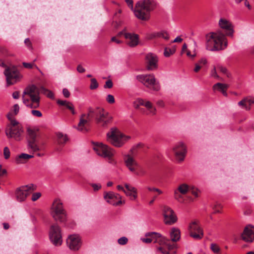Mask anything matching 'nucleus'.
Listing matches in <instances>:
<instances>
[{
	"label": "nucleus",
	"instance_id": "obj_42",
	"mask_svg": "<svg viewBox=\"0 0 254 254\" xmlns=\"http://www.w3.org/2000/svg\"><path fill=\"white\" fill-rule=\"evenodd\" d=\"M3 155L5 159H8L10 155V152L9 148L7 147H5L3 149Z\"/></svg>",
	"mask_w": 254,
	"mask_h": 254
},
{
	"label": "nucleus",
	"instance_id": "obj_29",
	"mask_svg": "<svg viewBox=\"0 0 254 254\" xmlns=\"http://www.w3.org/2000/svg\"><path fill=\"white\" fill-rule=\"evenodd\" d=\"M57 103L61 106H64L66 109H68L72 115L76 114L73 104L66 100H58Z\"/></svg>",
	"mask_w": 254,
	"mask_h": 254
},
{
	"label": "nucleus",
	"instance_id": "obj_52",
	"mask_svg": "<svg viewBox=\"0 0 254 254\" xmlns=\"http://www.w3.org/2000/svg\"><path fill=\"white\" fill-rule=\"evenodd\" d=\"M19 106L18 104H15L13 106V114L14 115H16L18 112H19Z\"/></svg>",
	"mask_w": 254,
	"mask_h": 254
},
{
	"label": "nucleus",
	"instance_id": "obj_20",
	"mask_svg": "<svg viewBox=\"0 0 254 254\" xmlns=\"http://www.w3.org/2000/svg\"><path fill=\"white\" fill-rule=\"evenodd\" d=\"M170 237L171 240L168 239L170 242L171 243V244L174 245L175 247L172 249L171 250H168L166 248V250L168 252L172 254H175L176 251H174L176 248V245L174 243L180 240L181 237V232L180 230L175 227H173L171 229L170 231Z\"/></svg>",
	"mask_w": 254,
	"mask_h": 254
},
{
	"label": "nucleus",
	"instance_id": "obj_33",
	"mask_svg": "<svg viewBox=\"0 0 254 254\" xmlns=\"http://www.w3.org/2000/svg\"><path fill=\"white\" fill-rule=\"evenodd\" d=\"M207 63V60L205 58H201L197 62L194 64V67L193 71L194 72H198L203 66H205Z\"/></svg>",
	"mask_w": 254,
	"mask_h": 254
},
{
	"label": "nucleus",
	"instance_id": "obj_37",
	"mask_svg": "<svg viewBox=\"0 0 254 254\" xmlns=\"http://www.w3.org/2000/svg\"><path fill=\"white\" fill-rule=\"evenodd\" d=\"M175 52V49H171L168 48H165L164 50V55L166 57H170Z\"/></svg>",
	"mask_w": 254,
	"mask_h": 254
},
{
	"label": "nucleus",
	"instance_id": "obj_19",
	"mask_svg": "<svg viewBox=\"0 0 254 254\" xmlns=\"http://www.w3.org/2000/svg\"><path fill=\"white\" fill-rule=\"evenodd\" d=\"M164 221L166 224L172 225L177 221V217L173 210L168 206L163 207Z\"/></svg>",
	"mask_w": 254,
	"mask_h": 254
},
{
	"label": "nucleus",
	"instance_id": "obj_11",
	"mask_svg": "<svg viewBox=\"0 0 254 254\" xmlns=\"http://www.w3.org/2000/svg\"><path fill=\"white\" fill-rule=\"evenodd\" d=\"M22 126L17 121H12L6 126L5 132L8 138H13L16 140H20L23 132Z\"/></svg>",
	"mask_w": 254,
	"mask_h": 254
},
{
	"label": "nucleus",
	"instance_id": "obj_50",
	"mask_svg": "<svg viewBox=\"0 0 254 254\" xmlns=\"http://www.w3.org/2000/svg\"><path fill=\"white\" fill-rule=\"evenodd\" d=\"M7 53V49L3 46H0V54L5 55Z\"/></svg>",
	"mask_w": 254,
	"mask_h": 254
},
{
	"label": "nucleus",
	"instance_id": "obj_55",
	"mask_svg": "<svg viewBox=\"0 0 254 254\" xmlns=\"http://www.w3.org/2000/svg\"><path fill=\"white\" fill-rule=\"evenodd\" d=\"M12 116V113L10 112L7 115V118L9 120V123H11L12 121H16L14 118H13Z\"/></svg>",
	"mask_w": 254,
	"mask_h": 254
},
{
	"label": "nucleus",
	"instance_id": "obj_24",
	"mask_svg": "<svg viewBox=\"0 0 254 254\" xmlns=\"http://www.w3.org/2000/svg\"><path fill=\"white\" fill-rule=\"evenodd\" d=\"M125 39L126 44L130 47H135L139 44V35L134 33H126Z\"/></svg>",
	"mask_w": 254,
	"mask_h": 254
},
{
	"label": "nucleus",
	"instance_id": "obj_59",
	"mask_svg": "<svg viewBox=\"0 0 254 254\" xmlns=\"http://www.w3.org/2000/svg\"><path fill=\"white\" fill-rule=\"evenodd\" d=\"M111 41L116 42V43H117L118 44H120L123 43L122 41L118 40L116 36L113 37L111 38Z\"/></svg>",
	"mask_w": 254,
	"mask_h": 254
},
{
	"label": "nucleus",
	"instance_id": "obj_3",
	"mask_svg": "<svg viewBox=\"0 0 254 254\" xmlns=\"http://www.w3.org/2000/svg\"><path fill=\"white\" fill-rule=\"evenodd\" d=\"M142 146L141 144H138L132 147L130 150V153L124 156V162L128 170L135 175L138 177L144 176L146 172L144 168L135 159L134 155L137 148Z\"/></svg>",
	"mask_w": 254,
	"mask_h": 254
},
{
	"label": "nucleus",
	"instance_id": "obj_25",
	"mask_svg": "<svg viewBox=\"0 0 254 254\" xmlns=\"http://www.w3.org/2000/svg\"><path fill=\"white\" fill-rule=\"evenodd\" d=\"M114 197H115V195L114 192L113 191L104 192V199L107 202L111 205L119 206L125 203L124 200H119L118 201H115L114 200Z\"/></svg>",
	"mask_w": 254,
	"mask_h": 254
},
{
	"label": "nucleus",
	"instance_id": "obj_56",
	"mask_svg": "<svg viewBox=\"0 0 254 254\" xmlns=\"http://www.w3.org/2000/svg\"><path fill=\"white\" fill-rule=\"evenodd\" d=\"M156 104L159 107H162V108H163V107H165V103L162 100H159L157 101L156 102Z\"/></svg>",
	"mask_w": 254,
	"mask_h": 254
},
{
	"label": "nucleus",
	"instance_id": "obj_7",
	"mask_svg": "<svg viewBox=\"0 0 254 254\" xmlns=\"http://www.w3.org/2000/svg\"><path fill=\"white\" fill-rule=\"evenodd\" d=\"M107 140L114 146L120 147L130 138L129 136H127L121 133L117 128H112L107 133Z\"/></svg>",
	"mask_w": 254,
	"mask_h": 254
},
{
	"label": "nucleus",
	"instance_id": "obj_31",
	"mask_svg": "<svg viewBox=\"0 0 254 254\" xmlns=\"http://www.w3.org/2000/svg\"><path fill=\"white\" fill-rule=\"evenodd\" d=\"M145 107L146 109V115L154 116L156 114V108L151 102L148 101Z\"/></svg>",
	"mask_w": 254,
	"mask_h": 254
},
{
	"label": "nucleus",
	"instance_id": "obj_44",
	"mask_svg": "<svg viewBox=\"0 0 254 254\" xmlns=\"http://www.w3.org/2000/svg\"><path fill=\"white\" fill-rule=\"evenodd\" d=\"M41 196V193L40 192H35L33 193L31 199L33 201H36L38 199H39Z\"/></svg>",
	"mask_w": 254,
	"mask_h": 254
},
{
	"label": "nucleus",
	"instance_id": "obj_4",
	"mask_svg": "<svg viewBox=\"0 0 254 254\" xmlns=\"http://www.w3.org/2000/svg\"><path fill=\"white\" fill-rule=\"evenodd\" d=\"M156 7V3L152 0H141L135 4L133 12L139 20L147 21L150 19V12Z\"/></svg>",
	"mask_w": 254,
	"mask_h": 254
},
{
	"label": "nucleus",
	"instance_id": "obj_18",
	"mask_svg": "<svg viewBox=\"0 0 254 254\" xmlns=\"http://www.w3.org/2000/svg\"><path fill=\"white\" fill-rule=\"evenodd\" d=\"M190 186L185 183L179 185L178 188L174 190V198L179 202H183L184 200L183 195H186L189 192Z\"/></svg>",
	"mask_w": 254,
	"mask_h": 254
},
{
	"label": "nucleus",
	"instance_id": "obj_22",
	"mask_svg": "<svg viewBox=\"0 0 254 254\" xmlns=\"http://www.w3.org/2000/svg\"><path fill=\"white\" fill-rule=\"evenodd\" d=\"M158 59L157 56L152 54L148 53L145 56L146 67L148 70H153L157 68Z\"/></svg>",
	"mask_w": 254,
	"mask_h": 254
},
{
	"label": "nucleus",
	"instance_id": "obj_9",
	"mask_svg": "<svg viewBox=\"0 0 254 254\" xmlns=\"http://www.w3.org/2000/svg\"><path fill=\"white\" fill-rule=\"evenodd\" d=\"M93 148L98 155L107 159L110 164L114 165L116 164V161L113 157L115 153L113 149L102 143H96Z\"/></svg>",
	"mask_w": 254,
	"mask_h": 254
},
{
	"label": "nucleus",
	"instance_id": "obj_32",
	"mask_svg": "<svg viewBox=\"0 0 254 254\" xmlns=\"http://www.w3.org/2000/svg\"><path fill=\"white\" fill-rule=\"evenodd\" d=\"M156 38H162L165 40H168L169 38V36L167 32L165 31L153 33L149 36V39H152Z\"/></svg>",
	"mask_w": 254,
	"mask_h": 254
},
{
	"label": "nucleus",
	"instance_id": "obj_38",
	"mask_svg": "<svg viewBox=\"0 0 254 254\" xmlns=\"http://www.w3.org/2000/svg\"><path fill=\"white\" fill-rule=\"evenodd\" d=\"M220 72L226 75L228 78L231 77V74L228 71L227 69L223 66L219 67Z\"/></svg>",
	"mask_w": 254,
	"mask_h": 254
},
{
	"label": "nucleus",
	"instance_id": "obj_28",
	"mask_svg": "<svg viewBox=\"0 0 254 254\" xmlns=\"http://www.w3.org/2000/svg\"><path fill=\"white\" fill-rule=\"evenodd\" d=\"M254 103V99L246 98L238 103L239 106L245 108L246 110H250L251 106Z\"/></svg>",
	"mask_w": 254,
	"mask_h": 254
},
{
	"label": "nucleus",
	"instance_id": "obj_49",
	"mask_svg": "<svg viewBox=\"0 0 254 254\" xmlns=\"http://www.w3.org/2000/svg\"><path fill=\"white\" fill-rule=\"evenodd\" d=\"M137 103H138V105L140 106H143L145 107V104H146L147 102L148 101L144 100L143 99H139L137 101Z\"/></svg>",
	"mask_w": 254,
	"mask_h": 254
},
{
	"label": "nucleus",
	"instance_id": "obj_35",
	"mask_svg": "<svg viewBox=\"0 0 254 254\" xmlns=\"http://www.w3.org/2000/svg\"><path fill=\"white\" fill-rule=\"evenodd\" d=\"M210 249L211 250L216 254H221V249L219 246L215 243H212L210 245Z\"/></svg>",
	"mask_w": 254,
	"mask_h": 254
},
{
	"label": "nucleus",
	"instance_id": "obj_40",
	"mask_svg": "<svg viewBox=\"0 0 254 254\" xmlns=\"http://www.w3.org/2000/svg\"><path fill=\"white\" fill-rule=\"evenodd\" d=\"M213 209L214 210V213H220V210L222 208V206L221 204L216 203L214 204L212 207Z\"/></svg>",
	"mask_w": 254,
	"mask_h": 254
},
{
	"label": "nucleus",
	"instance_id": "obj_15",
	"mask_svg": "<svg viewBox=\"0 0 254 254\" xmlns=\"http://www.w3.org/2000/svg\"><path fill=\"white\" fill-rule=\"evenodd\" d=\"M92 119L89 114V110L87 114H82L79 117V122L76 128L83 133L87 132L89 129L90 123Z\"/></svg>",
	"mask_w": 254,
	"mask_h": 254
},
{
	"label": "nucleus",
	"instance_id": "obj_53",
	"mask_svg": "<svg viewBox=\"0 0 254 254\" xmlns=\"http://www.w3.org/2000/svg\"><path fill=\"white\" fill-rule=\"evenodd\" d=\"M211 76L215 78L220 79L219 76L216 72V70L215 67L211 71Z\"/></svg>",
	"mask_w": 254,
	"mask_h": 254
},
{
	"label": "nucleus",
	"instance_id": "obj_2",
	"mask_svg": "<svg viewBox=\"0 0 254 254\" xmlns=\"http://www.w3.org/2000/svg\"><path fill=\"white\" fill-rule=\"evenodd\" d=\"M40 92L48 98L53 99V93L41 86L39 87L35 85H32L26 87L23 94V102L27 107L31 108H37L40 103Z\"/></svg>",
	"mask_w": 254,
	"mask_h": 254
},
{
	"label": "nucleus",
	"instance_id": "obj_8",
	"mask_svg": "<svg viewBox=\"0 0 254 254\" xmlns=\"http://www.w3.org/2000/svg\"><path fill=\"white\" fill-rule=\"evenodd\" d=\"M136 78L146 88L152 91L158 92L161 89L159 81L153 74L138 75Z\"/></svg>",
	"mask_w": 254,
	"mask_h": 254
},
{
	"label": "nucleus",
	"instance_id": "obj_57",
	"mask_svg": "<svg viewBox=\"0 0 254 254\" xmlns=\"http://www.w3.org/2000/svg\"><path fill=\"white\" fill-rule=\"evenodd\" d=\"M125 1L127 4L128 6L132 9H134L133 7V0H125Z\"/></svg>",
	"mask_w": 254,
	"mask_h": 254
},
{
	"label": "nucleus",
	"instance_id": "obj_63",
	"mask_svg": "<svg viewBox=\"0 0 254 254\" xmlns=\"http://www.w3.org/2000/svg\"><path fill=\"white\" fill-rule=\"evenodd\" d=\"M183 41V39L181 38L180 37H177V38H176L173 41V42H174V43H179V42H181L182 41Z\"/></svg>",
	"mask_w": 254,
	"mask_h": 254
},
{
	"label": "nucleus",
	"instance_id": "obj_36",
	"mask_svg": "<svg viewBox=\"0 0 254 254\" xmlns=\"http://www.w3.org/2000/svg\"><path fill=\"white\" fill-rule=\"evenodd\" d=\"M91 83L90 85V89L91 90H94L97 89L98 87L99 84L97 81V80L94 78H91L90 80Z\"/></svg>",
	"mask_w": 254,
	"mask_h": 254
},
{
	"label": "nucleus",
	"instance_id": "obj_39",
	"mask_svg": "<svg viewBox=\"0 0 254 254\" xmlns=\"http://www.w3.org/2000/svg\"><path fill=\"white\" fill-rule=\"evenodd\" d=\"M191 194L194 195L195 197L198 196V193L199 192V190L193 186H190V191Z\"/></svg>",
	"mask_w": 254,
	"mask_h": 254
},
{
	"label": "nucleus",
	"instance_id": "obj_16",
	"mask_svg": "<svg viewBox=\"0 0 254 254\" xmlns=\"http://www.w3.org/2000/svg\"><path fill=\"white\" fill-rule=\"evenodd\" d=\"M35 188L33 185L20 187L15 191V196L18 201L22 202L25 200L26 198L30 193H32Z\"/></svg>",
	"mask_w": 254,
	"mask_h": 254
},
{
	"label": "nucleus",
	"instance_id": "obj_26",
	"mask_svg": "<svg viewBox=\"0 0 254 254\" xmlns=\"http://www.w3.org/2000/svg\"><path fill=\"white\" fill-rule=\"evenodd\" d=\"M125 187L126 189V190L125 192L126 195L129 196L130 199L131 200H135L137 197V189L128 184H125Z\"/></svg>",
	"mask_w": 254,
	"mask_h": 254
},
{
	"label": "nucleus",
	"instance_id": "obj_14",
	"mask_svg": "<svg viewBox=\"0 0 254 254\" xmlns=\"http://www.w3.org/2000/svg\"><path fill=\"white\" fill-rule=\"evenodd\" d=\"M172 151L176 159L178 161L182 162L184 160L187 154V147L184 143L179 142L172 147Z\"/></svg>",
	"mask_w": 254,
	"mask_h": 254
},
{
	"label": "nucleus",
	"instance_id": "obj_51",
	"mask_svg": "<svg viewBox=\"0 0 254 254\" xmlns=\"http://www.w3.org/2000/svg\"><path fill=\"white\" fill-rule=\"evenodd\" d=\"M63 93L65 98H68L70 96V92L66 88H64L63 90Z\"/></svg>",
	"mask_w": 254,
	"mask_h": 254
},
{
	"label": "nucleus",
	"instance_id": "obj_12",
	"mask_svg": "<svg viewBox=\"0 0 254 254\" xmlns=\"http://www.w3.org/2000/svg\"><path fill=\"white\" fill-rule=\"evenodd\" d=\"M49 237L50 242L55 246L58 247L63 243L62 229L57 223L52 224L50 227Z\"/></svg>",
	"mask_w": 254,
	"mask_h": 254
},
{
	"label": "nucleus",
	"instance_id": "obj_10",
	"mask_svg": "<svg viewBox=\"0 0 254 254\" xmlns=\"http://www.w3.org/2000/svg\"><path fill=\"white\" fill-rule=\"evenodd\" d=\"M0 66L5 68L4 74L6 77L7 85L14 84L18 81L21 77L17 67L12 65H7L3 62H0Z\"/></svg>",
	"mask_w": 254,
	"mask_h": 254
},
{
	"label": "nucleus",
	"instance_id": "obj_46",
	"mask_svg": "<svg viewBox=\"0 0 254 254\" xmlns=\"http://www.w3.org/2000/svg\"><path fill=\"white\" fill-rule=\"evenodd\" d=\"M90 186L92 187L94 191H98L101 188V185L100 184H90Z\"/></svg>",
	"mask_w": 254,
	"mask_h": 254
},
{
	"label": "nucleus",
	"instance_id": "obj_34",
	"mask_svg": "<svg viewBox=\"0 0 254 254\" xmlns=\"http://www.w3.org/2000/svg\"><path fill=\"white\" fill-rule=\"evenodd\" d=\"M57 141L59 145L64 146L68 141V137L66 134L59 132L57 133Z\"/></svg>",
	"mask_w": 254,
	"mask_h": 254
},
{
	"label": "nucleus",
	"instance_id": "obj_58",
	"mask_svg": "<svg viewBox=\"0 0 254 254\" xmlns=\"http://www.w3.org/2000/svg\"><path fill=\"white\" fill-rule=\"evenodd\" d=\"M77 70L79 73H83L85 72V69L80 64H79L77 67Z\"/></svg>",
	"mask_w": 254,
	"mask_h": 254
},
{
	"label": "nucleus",
	"instance_id": "obj_64",
	"mask_svg": "<svg viewBox=\"0 0 254 254\" xmlns=\"http://www.w3.org/2000/svg\"><path fill=\"white\" fill-rule=\"evenodd\" d=\"M12 96L14 99H18L19 98V93L18 92H13Z\"/></svg>",
	"mask_w": 254,
	"mask_h": 254
},
{
	"label": "nucleus",
	"instance_id": "obj_21",
	"mask_svg": "<svg viewBox=\"0 0 254 254\" xmlns=\"http://www.w3.org/2000/svg\"><path fill=\"white\" fill-rule=\"evenodd\" d=\"M66 243L69 248L73 251H77L81 247V239L78 235H72L68 236Z\"/></svg>",
	"mask_w": 254,
	"mask_h": 254
},
{
	"label": "nucleus",
	"instance_id": "obj_30",
	"mask_svg": "<svg viewBox=\"0 0 254 254\" xmlns=\"http://www.w3.org/2000/svg\"><path fill=\"white\" fill-rule=\"evenodd\" d=\"M228 88V85L226 84H223L221 83H217L214 84L213 86V89L214 90H218L220 91L223 95L226 96L227 95V93L226 92V90Z\"/></svg>",
	"mask_w": 254,
	"mask_h": 254
},
{
	"label": "nucleus",
	"instance_id": "obj_43",
	"mask_svg": "<svg viewBox=\"0 0 254 254\" xmlns=\"http://www.w3.org/2000/svg\"><path fill=\"white\" fill-rule=\"evenodd\" d=\"M128 242V239L127 237H122L119 239L118 240V243L121 245H126Z\"/></svg>",
	"mask_w": 254,
	"mask_h": 254
},
{
	"label": "nucleus",
	"instance_id": "obj_27",
	"mask_svg": "<svg viewBox=\"0 0 254 254\" xmlns=\"http://www.w3.org/2000/svg\"><path fill=\"white\" fill-rule=\"evenodd\" d=\"M33 157V155L27 154L26 153H21L16 157L15 162L18 164H24L26 163L30 159Z\"/></svg>",
	"mask_w": 254,
	"mask_h": 254
},
{
	"label": "nucleus",
	"instance_id": "obj_48",
	"mask_svg": "<svg viewBox=\"0 0 254 254\" xmlns=\"http://www.w3.org/2000/svg\"><path fill=\"white\" fill-rule=\"evenodd\" d=\"M31 114L35 117H41L42 116V113L38 110H32L31 111Z\"/></svg>",
	"mask_w": 254,
	"mask_h": 254
},
{
	"label": "nucleus",
	"instance_id": "obj_61",
	"mask_svg": "<svg viewBox=\"0 0 254 254\" xmlns=\"http://www.w3.org/2000/svg\"><path fill=\"white\" fill-rule=\"evenodd\" d=\"M187 45L186 43H184L183 45L181 54H183L185 53V52L188 50Z\"/></svg>",
	"mask_w": 254,
	"mask_h": 254
},
{
	"label": "nucleus",
	"instance_id": "obj_17",
	"mask_svg": "<svg viewBox=\"0 0 254 254\" xmlns=\"http://www.w3.org/2000/svg\"><path fill=\"white\" fill-rule=\"evenodd\" d=\"M189 231L190 236L194 239H201L203 236V230L197 220H194L190 223Z\"/></svg>",
	"mask_w": 254,
	"mask_h": 254
},
{
	"label": "nucleus",
	"instance_id": "obj_54",
	"mask_svg": "<svg viewBox=\"0 0 254 254\" xmlns=\"http://www.w3.org/2000/svg\"><path fill=\"white\" fill-rule=\"evenodd\" d=\"M22 64L24 67L27 68H32L34 65V64H30V63H25V62H23L22 63Z\"/></svg>",
	"mask_w": 254,
	"mask_h": 254
},
{
	"label": "nucleus",
	"instance_id": "obj_62",
	"mask_svg": "<svg viewBox=\"0 0 254 254\" xmlns=\"http://www.w3.org/2000/svg\"><path fill=\"white\" fill-rule=\"evenodd\" d=\"M244 4L249 10L251 9L252 6L247 0H244Z\"/></svg>",
	"mask_w": 254,
	"mask_h": 254
},
{
	"label": "nucleus",
	"instance_id": "obj_47",
	"mask_svg": "<svg viewBox=\"0 0 254 254\" xmlns=\"http://www.w3.org/2000/svg\"><path fill=\"white\" fill-rule=\"evenodd\" d=\"M113 86V82L111 79L108 80L104 86L105 88H111Z\"/></svg>",
	"mask_w": 254,
	"mask_h": 254
},
{
	"label": "nucleus",
	"instance_id": "obj_60",
	"mask_svg": "<svg viewBox=\"0 0 254 254\" xmlns=\"http://www.w3.org/2000/svg\"><path fill=\"white\" fill-rule=\"evenodd\" d=\"M115 197H114V200L116 201V200H120L122 199V196L118 193H114Z\"/></svg>",
	"mask_w": 254,
	"mask_h": 254
},
{
	"label": "nucleus",
	"instance_id": "obj_6",
	"mask_svg": "<svg viewBox=\"0 0 254 254\" xmlns=\"http://www.w3.org/2000/svg\"><path fill=\"white\" fill-rule=\"evenodd\" d=\"M88 110L92 120L94 119L96 123L102 127L106 126L111 120V118L108 115V113L103 108H89Z\"/></svg>",
	"mask_w": 254,
	"mask_h": 254
},
{
	"label": "nucleus",
	"instance_id": "obj_41",
	"mask_svg": "<svg viewBox=\"0 0 254 254\" xmlns=\"http://www.w3.org/2000/svg\"><path fill=\"white\" fill-rule=\"evenodd\" d=\"M106 100L108 103L111 104H114L115 102L114 97L111 94H109L107 96Z\"/></svg>",
	"mask_w": 254,
	"mask_h": 254
},
{
	"label": "nucleus",
	"instance_id": "obj_1",
	"mask_svg": "<svg viewBox=\"0 0 254 254\" xmlns=\"http://www.w3.org/2000/svg\"><path fill=\"white\" fill-rule=\"evenodd\" d=\"M219 26L221 30L210 32L206 35V49L214 51L224 49L227 46L226 36L232 37L234 30L232 23L225 18H221Z\"/></svg>",
	"mask_w": 254,
	"mask_h": 254
},
{
	"label": "nucleus",
	"instance_id": "obj_23",
	"mask_svg": "<svg viewBox=\"0 0 254 254\" xmlns=\"http://www.w3.org/2000/svg\"><path fill=\"white\" fill-rule=\"evenodd\" d=\"M242 239L247 242H252L254 241V227L251 225L247 226L242 234Z\"/></svg>",
	"mask_w": 254,
	"mask_h": 254
},
{
	"label": "nucleus",
	"instance_id": "obj_45",
	"mask_svg": "<svg viewBox=\"0 0 254 254\" xmlns=\"http://www.w3.org/2000/svg\"><path fill=\"white\" fill-rule=\"evenodd\" d=\"M127 29V27H125L124 29L121 32H119L117 35V37H120L122 36H124L125 38L126 33H128Z\"/></svg>",
	"mask_w": 254,
	"mask_h": 254
},
{
	"label": "nucleus",
	"instance_id": "obj_5",
	"mask_svg": "<svg viewBox=\"0 0 254 254\" xmlns=\"http://www.w3.org/2000/svg\"><path fill=\"white\" fill-rule=\"evenodd\" d=\"M50 214L56 221L65 223L67 221V212L64 207L63 201L59 198H56L50 208Z\"/></svg>",
	"mask_w": 254,
	"mask_h": 254
},
{
	"label": "nucleus",
	"instance_id": "obj_13",
	"mask_svg": "<svg viewBox=\"0 0 254 254\" xmlns=\"http://www.w3.org/2000/svg\"><path fill=\"white\" fill-rule=\"evenodd\" d=\"M27 133L29 136L28 147L33 152L44 150V144L38 143L36 140V132L30 128L27 129Z\"/></svg>",
	"mask_w": 254,
	"mask_h": 254
}]
</instances>
